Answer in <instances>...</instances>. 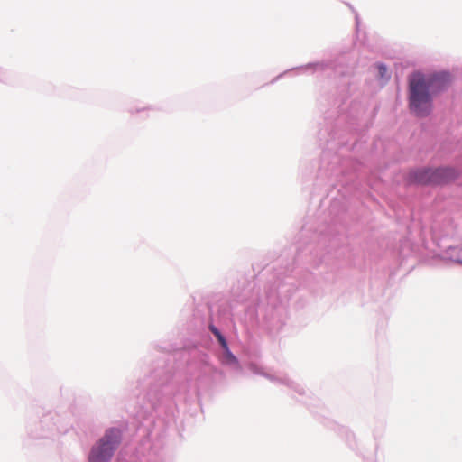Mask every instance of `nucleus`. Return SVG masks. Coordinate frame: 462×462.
Wrapping results in <instances>:
<instances>
[{"mask_svg": "<svg viewBox=\"0 0 462 462\" xmlns=\"http://www.w3.org/2000/svg\"><path fill=\"white\" fill-rule=\"evenodd\" d=\"M231 358L236 362V358L234 356H231Z\"/></svg>", "mask_w": 462, "mask_h": 462, "instance_id": "nucleus-6", "label": "nucleus"}, {"mask_svg": "<svg viewBox=\"0 0 462 462\" xmlns=\"http://www.w3.org/2000/svg\"><path fill=\"white\" fill-rule=\"evenodd\" d=\"M378 69L381 77H384L387 72L386 67L384 65L380 64L378 65Z\"/></svg>", "mask_w": 462, "mask_h": 462, "instance_id": "nucleus-5", "label": "nucleus"}, {"mask_svg": "<svg viewBox=\"0 0 462 462\" xmlns=\"http://www.w3.org/2000/svg\"><path fill=\"white\" fill-rule=\"evenodd\" d=\"M211 331L214 333V335L218 338L219 342L224 346H226V343L223 336L220 334V332L216 328H211Z\"/></svg>", "mask_w": 462, "mask_h": 462, "instance_id": "nucleus-4", "label": "nucleus"}, {"mask_svg": "<svg viewBox=\"0 0 462 462\" xmlns=\"http://www.w3.org/2000/svg\"><path fill=\"white\" fill-rule=\"evenodd\" d=\"M448 78L446 73L427 77L422 73H413L409 79L410 109L415 116H428L432 108V95L439 90Z\"/></svg>", "mask_w": 462, "mask_h": 462, "instance_id": "nucleus-1", "label": "nucleus"}, {"mask_svg": "<svg viewBox=\"0 0 462 462\" xmlns=\"http://www.w3.org/2000/svg\"><path fill=\"white\" fill-rule=\"evenodd\" d=\"M120 442V431L106 430L104 437L92 448L88 462H109Z\"/></svg>", "mask_w": 462, "mask_h": 462, "instance_id": "nucleus-2", "label": "nucleus"}, {"mask_svg": "<svg viewBox=\"0 0 462 462\" xmlns=\"http://www.w3.org/2000/svg\"><path fill=\"white\" fill-rule=\"evenodd\" d=\"M454 177V171L448 168L420 169L409 173L407 180L415 184H441Z\"/></svg>", "mask_w": 462, "mask_h": 462, "instance_id": "nucleus-3", "label": "nucleus"}]
</instances>
